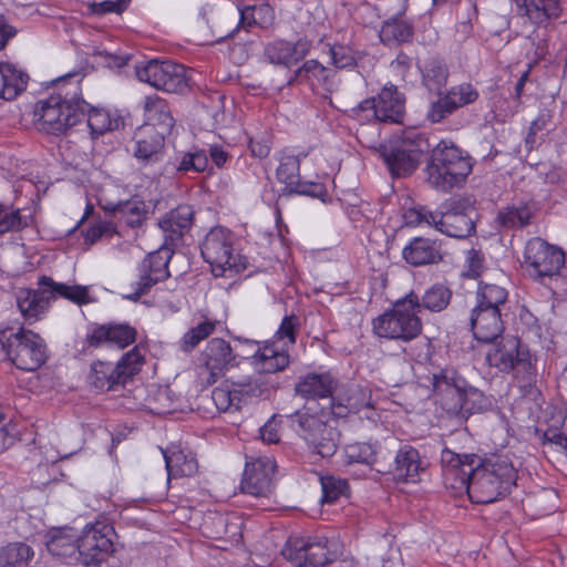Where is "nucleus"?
<instances>
[{
  "label": "nucleus",
  "instance_id": "1",
  "mask_svg": "<svg viewBox=\"0 0 567 567\" xmlns=\"http://www.w3.org/2000/svg\"><path fill=\"white\" fill-rule=\"evenodd\" d=\"M445 482L453 488L465 489L476 504L496 501L516 482V470L502 456L482 461L475 454H456L449 449L441 453Z\"/></svg>",
  "mask_w": 567,
  "mask_h": 567
},
{
  "label": "nucleus",
  "instance_id": "2",
  "mask_svg": "<svg viewBox=\"0 0 567 567\" xmlns=\"http://www.w3.org/2000/svg\"><path fill=\"white\" fill-rule=\"evenodd\" d=\"M306 401L305 411H298L292 422L298 423V433L317 454L328 457L334 454L339 432L328 415L336 419L361 411L359 399L365 392H296Z\"/></svg>",
  "mask_w": 567,
  "mask_h": 567
},
{
  "label": "nucleus",
  "instance_id": "3",
  "mask_svg": "<svg viewBox=\"0 0 567 567\" xmlns=\"http://www.w3.org/2000/svg\"><path fill=\"white\" fill-rule=\"evenodd\" d=\"M81 81L79 72H69L53 81L58 91L35 104L34 117L39 130L61 135L84 120L86 102L82 99Z\"/></svg>",
  "mask_w": 567,
  "mask_h": 567
},
{
  "label": "nucleus",
  "instance_id": "4",
  "mask_svg": "<svg viewBox=\"0 0 567 567\" xmlns=\"http://www.w3.org/2000/svg\"><path fill=\"white\" fill-rule=\"evenodd\" d=\"M429 153L424 172L433 189L449 193L465 184L473 171L472 158L466 152L451 141H440Z\"/></svg>",
  "mask_w": 567,
  "mask_h": 567
},
{
  "label": "nucleus",
  "instance_id": "5",
  "mask_svg": "<svg viewBox=\"0 0 567 567\" xmlns=\"http://www.w3.org/2000/svg\"><path fill=\"white\" fill-rule=\"evenodd\" d=\"M475 298L476 305L471 310L468 327L477 341L494 342L504 331L502 317L508 291L494 284L480 282Z\"/></svg>",
  "mask_w": 567,
  "mask_h": 567
},
{
  "label": "nucleus",
  "instance_id": "6",
  "mask_svg": "<svg viewBox=\"0 0 567 567\" xmlns=\"http://www.w3.org/2000/svg\"><path fill=\"white\" fill-rule=\"evenodd\" d=\"M430 147L425 132L408 130L381 144L378 152L393 177H406L416 171Z\"/></svg>",
  "mask_w": 567,
  "mask_h": 567
},
{
  "label": "nucleus",
  "instance_id": "7",
  "mask_svg": "<svg viewBox=\"0 0 567 567\" xmlns=\"http://www.w3.org/2000/svg\"><path fill=\"white\" fill-rule=\"evenodd\" d=\"M419 295L413 290L398 299L392 308L373 319L374 333L384 339L409 342L422 333Z\"/></svg>",
  "mask_w": 567,
  "mask_h": 567
},
{
  "label": "nucleus",
  "instance_id": "8",
  "mask_svg": "<svg viewBox=\"0 0 567 567\" xmlns=\"http://www.w3.org/2000/svg\"><path fill=\"white\" fill-rule=\"evenodd\" d=\"M475 209L466 198L453 200L445 210L433 212L425 206L409 210L412 223L426 224L453 238L464 239L475 233Z\"/></svg>",
  "mask_w": 567,
  "mask_h": 567
},
{
  "label": "nucleus",
  "instance_id": "9",
  "mask_svg": "<svg viewBox=\"0 0 567 567\" xmlns=\"http://www.w3.org/2000/svg\"><path fill=\"white\" fill-rule=\"evenodd\" d=\"M234 245V234L221 226L212 228L205 236L200 252L204 260L212 266L216 277L225 276L226 271L239 274L247 269L248 258L236 254Z\"/></svg>",
  "mask_w": 567,
  "mask_h": 567
},
{
  "label": "nucleus",
  "instance_id": "10",
  "mask_svg": "<svg viewBox=\"0 0 567 567\" xmlns=\"http://www.w3.org/2000/svg\"><path fill=\"white\" fill-rule=\"evenodd\" d=\"M404 114L405 97L392 83L385 84L377 96L363 100L350 111V117L360 124L371 122L399 124L403 122Z\"/></svg>",
  "mask_w": 567,
  "mask_h": 567
},
{
  "label": "nucleus",
  "instance_id": "11",
  "mask_svg": "<svg viewBox=\"0 0 567 567\" xmlns=\"http://www.w3.org/2000/svg\"><path fill=\"white\" fill-rule=\"evenodd\" d=\"M0 342L7 357L20 370L35 371L47 361V344L31 330L20 328L8 337L2 332Z\"/></svg>",
  "mask_w": 567,
  "mask_h": 567
},
{
  "label": "nucleus",
  "instance_id": "12",
  "mask_svg": "<svg viewBox=\"0 0 567 567\" xmlns=\"http://www.w3.org/2000/svg\"><path fill=\"white\" fill-rule=\"evenodd\" d=\"M282 556L296 565L303 567L302 561L312 566H323L333 561L341 553V544L338 539H327L315 536H290L282 548Z\"/></svg>",
  "mask_w": 567,
  "mask_h": 567
},
{
  "label": "nucleus",
  "instance_id": "13",
  "mask_svg": "<svg viewBox=\"0 0 567 567\" xmlns=\"http://www.w3.org/2000/svg\"><path fill=\"white\" fill-rule=\"evenodd\" d=\"M144 357L138 347H134L123 354L116 365L110 362L96 361L91 365L87 377L91 386L96 389L125 386L142 369Z\"/></svg>",
  "mask_w": 567,
  "mask_h": 567
},
{
  "label": "nucleus",
  "instance_id": "14",
  "mask_svg": "<svg viewBox=\"0 0 567 567\" xmlns=\"http://www.w3.org/2000/svg\"><path fill=\"white\" fill-rule=\"evenodd\" d=\"M135 74L141 82L167 93L182 94L189 90L185 66L169 60L153 59L136 64Z\"/></svg>",
  "mask_w": 567,
  "mask_h": 567
},
{
  "label": "nucleus",
  "instance_id": "15",
  "mask_svg": "<svg viewBox=\"0 0 567 567\" xmlns=\"http://www.w3.org/2000/svg\"><path fill=\"white\" fill-rule=\"evenodd\" d=\"M566 261L565 252L546 240L534 237L526 243L524 266L536 280L544 281L561 275Z\"/></svg>",
  "mask_w": 567,
  "mask_h": 567
},
{
  "label": "nucleus",
  "instance_id": "16",
  "mask_svg": "<svg viewBox=\"0 0 567 567\" xmlns=\"http://www.w3.org/2000/svg\"><path fill=\"white\" fill-rule=\"evenodd\" d=\"M174 249L162 245L157 250L145 256L137 267L138 279L132 284L133 291L124 297L131 301H137L142 296L171 277L168 269L169 261L173 257Z\"/></svg>",
  "mask_w": 567,
  "mask_h": 567
},
{
  "label": "nucleus",
  "instance_id": "17",
  "mask_svg": "<svg viewBox=\"0 0 567 567\" xmlns=\"http://www.w3.org/2000/svg\"><path fill=\"white\" fill-rule=\"evenodd\" d=\"M114 528L104 522L85 525L78 539L79 560L86 565H99L113 553Z\"/></svg>",
  "mask_w": 567,
  "mask_h": 567
},
{
  "label": "nucleus",
  "instance_id": "18",
  "mask_svg": "<svg viewBox=\"0 0 567 567\" xmlns=\"http://www.w3.org/2000/svg\"><path fill=\"white\" fill-rule=\"evenodd\" d=\"M276 462L270 456H258L246 461L240 488L252 496H267L272 491Z\"/></svg>",
  "mask_w": 567,
  "mask_h": 567
},
{
  "label": "nucleus",
  "instance_id": "19",
  "mask_svg": "<svg viewBox=\"0 0 567 567\" xmlns=\"http://www.w3.org/2000/svg\"><path fill=\"white\" fill-rule=\"evenodd\" d=\"M478 96V91L471 83L454 85L431 104L426 117L432 123H440L458 109L474 103Z\"/></svg>",
  "mask_w": 567,
  "mask_h": 567
},
{
  "label": "nucleus",
  "instance_id": "20",
  "mask_svg": "<svg viewBox=\"0 0 567 567\" xmlns=\"http://www.w3.org/2000/svg\"><path fill=\"white\" fill-rule=\"evenodd\" d=\"M195 212L190 205L182 204L158 218L157 225L163 233V245L175 249L184 244V237L194 224Z\"/></svg>",
  "mask_w": 567,
  "mask_h": 567
},
{
  "label": "nucleus",
  "instance_id": "21",
  "mask_svg": "<svg viewBox=\"0 0 567 567\" xmlns=\"http://www.w3.org/2000/svg\"><path fill=\"white\" fill-rule=\"evenodd\" d=\"M136 336V329L128 323H93L85 336V342L90 348L110 346L124 349L135 342Z\"/></svg>",
  "mask_w": 567,
  "mask_h": 567
},
{
  "label": "nucleus",
  "instance_id": "22",
  "mask_svg": "<svg viewBox=\"0 0 567 567\" xmlns=\"http://www.w3.org/2000/svg\"><path fill=\"white\" fill-rule=\"evenodd\" d=\"M203 379L204 386H212L224 374L225 369L233 363L236 355L230 344L221 338H213L208 341L204 352Z\"/></svg>",
  "mask_w": 567,
  "mask_h": 567
},
{
  "label": "nucleus",
  "instance_id": "23",
  "mask_svg": "<svg viewBox=\"0 0 567 567\" xmlns=\"http://www.w3.org/2000/svg\"><path fill=\"white\" fill-rule=\"evenodd\" d=\"M309 50L310 44L303 39L293 43L286 40H274L265 45L264 55L269 63L290 69L301 61Z\"/></svg>",
  "mask_w": 567,
  "mask_h": 567
},
{
  "label": "nucleus",
  "instance_id": "24",
  "mask_svg": "<svg viewBox=\"0 0 567 567\" xmlns=\"http://www.w3.org/2000/svg\"><path fill=\"white\" fill-rule=\"evenodd\" d=\"M402 257L414 267L439 264L443 260L442 241L429 237H414L404 246Z\"/></svg>",
  "mask_w": 567,
  "mask_h": 567
},
{
  "label": "nucleus",
  "instance_id": "25",
  "mask_svg": "<svg viewBox=\"0 0 567 567\" xmlns=\"http://www.w3.org/2000/svg\"><path fill=\"white\" fill-rule=\"evenodd\" d=\"M518 17L530 24L546 27L560 16V0H513Z\"/></svg>",
  "mask_w": 567,
  "mask_h": 567
},
{
  "label": "nucleus",
  "instance_id": "26",
  "mask_svg": "<svg viewBox=\"0 0 567 567\" xmlns=\"http://www.w3.org/2000/svg\"><path fill=\"white\" fill-rule=\"evenodd\" d=\"M48 286H39V289H21L17 293V306L29 323L38 321L47 312L53 300Z\"/></svg>",
  "mask_w": 567,
  "mask_h": 567
},
{
  "label": "nucleus",
  "instance_id": "27",
  "mask_svg": "<svg viewBox=\"0 0 567 567\" xmlns=\"http://www.w3.org/2000/svg\"><path fill=\"white\" fill-rule=\"evenodd\" d=\"M425 463L422 461L416 449L403 445L394 457L393 477L400 483H417L421 474L425 471Z\"/></svg>",
  "mask_w": 567,
  "mask_h": 567
},
{
  "label": "nucleus",
  "instance_id": "28",
  "mask_svg": "<svg viewBox=\"0 0 567 567\" xmlns=\"http://www.w3.org/2000/svg\"><path fill=\"white\" fill-rule=\"evenodd\" d=\"M443 408L449 414L466 417L491 406L485 392H445Z\"/></svg>",
  "mask_w": 567,
  "mask_h": 567
},
{
  "label": "nucleus",
  "instance_id": "29",
  "mask_svg": "<svg viewBox=\"0 0 567 567\" xmlns=\"http://www.w3.org/2000/svg\"><path fill=\"white\" fill-rule=\"evenodd\" d=\"M165 135L153 126H142L135 133L134 156L144 164L156 163L164 154Z\"/></svg>",
  "mask_w": 567,
  "mask_h": 567
},
{
  "label": "nucleus",
  "instance_id": "30",
  "mask_svg": "<svg viewBox=\"0 0 567 567\" xmlns=\"http://www.w3.org/2000/svg\"><path fill=\"white\" fill-rule=\"evenodd\" d=\"M78 535L72 528H51L45 535V545L52 556L72 563L79 560Z\"/></svg>",
  "mask_w": 567,
  "mask_h": 567
},
{
  "label": "nucleus",
  "instance_id": "31",
  "mask_svg": "<svg viewBox=\"0 0 567 567\" xmlns=\"http://www.w3.org/2000/svg\"><path fill=\"white\" fill-rule=\"evenodd\" d=\"M105 210L131 228L141 227L148 214L147 205L137 196L116 204H110L105 207Z\"/></svg>",
  "mask_w": 567,
  "mask_h": 567
},
{
  "label": "nucleus",
  "instance_id": "32",
  "mask_svg": "<svg viewBox=\"0 0 567 567\" xmlns=\"http://www.w3.org/2000/svg\"><path fill=\"white\" fill-rule=\"evenodd\" d=\"M144 111L148 121L144 126H153L158 133H163L164 135L171 133L175 121L164 99L157 95L146 96Z\"/></svg>",
  "mask_w": 567,
  "mask_h": 567
},
{
  "label": "nucleus",
  "instance_id": "33",
  "mask_svg": "<svg viewBox=\"0 0 567 567\" xmlns=\"http://www.w3.org/2000/svg\"><path fill=\"white\" fill-rule=\"evenodd\" d=\"M535 212L536 205L533 200L515 202L498 212L497 221L507 229L523 228L530 224Z\"/></svg>",
  "mask_w": 567,
  "mask_h": 567
},
{
  "label": "nucleus",
  "instance_id": "34",
  "mask_svg": "<svg viewBox=\"0 0 567 567\" xmlns=\"http://www.w3.org/2000/svg\"><path fill=\"white\" fill-rule=\"evenodd\" d=\"M252 363L260 372L275 373L285 370L290 362L287 350L277 349L274 342L265 344L254 352Z\"/></svg>",
  "mask_w": 567,
  "mask_h": 567
},
{
  "label": "nucleus",
  "instance_id": "35",
  "mask_svg": "<svg viewBox=\"0 0 567 567\" xmlns=\"http://www.w3.org/2000/svg\"><path fill=\"white\" fill-rule=\"evenodd\" d=\"M29 80V75L10 63H0V99L14 100L21 94Z\"/></svg>",
  "mask_w": 567,
  "mask_h": 567
},
{
  "label": "nucleus",
  "instance_id": "36",
  "mask_svg": "<svg viewBox=\"0 0 567 567\" xmlns=\"http://www.w3.org/2000/svg\"><path fill=\"white\" fill-rule=\"evenodd\" d=\"M161 451L165 460L168 480L177 476H192L197 472L198 465L193 455L186 454L176 446Z\"/></svg>",
  "mask_w": 567,
  "mask_h": 567
},
{
  "label": "nucleus",
  "instance_id": "37",
  "mask_svg": "<svg viewBox=\"0 0 567 567\" xmlns=\"http://www.w3.org/2000/svg\"><path fill=\"white\" fill-rule=\"evenodd\" d=\"M38 286H48L53 300L61 297L76 305H87L93 301L89 293V287L56 282L49 276H41L38 280Z\"/></svg>",
  "mask_w": 567,
  "mask_h": 567
},
{
  "label": "nucleus",
  "instance_id": "38",
  "mask_svg": "<svg viewBox=\"0 0 567 567\" xmlns=\"http://www.w3.org/2000/svg\"><path fill=\"white\" fill-rule=\"evenodd\" d=\"M334 75L336 72L333 70L323 66L317 60H308L293 72L292 76L288 80V84L292 85L295 83L316 80L328 90H331Z\"/></svg>",
  "mask_w": 567,
  "mask_h": 567
},
{
  "label": "nucleus",
  "instance_id": "39",
  "mask_svg": "<svg viewBox=\"0 0 567 567\" xmlns=\"http://www.w3.org/2000/svg\"><path fill=\"white\" fill-rule=\"evenodd\" d=\"M422 74V84L433 93L442 94V89L446 85L450 75L446 63L439 58H431L420 66Z\"/></svg>",
  "mask_w": 567,
  "mask_h": 567
},
{
  "label": "nucleus",
  "instance_id": "40",
  "mask_svg": "<svg viewBox=\"0 0 567 567\" xmlns=\"http://www.w3.org/2000/svg\"><path fill=\"white\" fill-rule=\"evenodd\" d=\"M453 291L449 286L436 282L426 288L423 295L419 296V313L422 310L430 312H441L451 303Z\"/></svg>",
  "mask_w": 567,
  "mask_h": 567
},
{
  "label": "nucleus",
  "instance_id": "41",
  "mask_svg": "<svg viewBox=\"0 0 567 567\" xmlns=\"http://www.w3.org/2000/svg\"><path fill=\"white\" fill-rule=\"evenodd\" d=\"M278 159L276 177L279 183L285 184V193L291 195L300 181V155L282 152Z\"/></svg>",
  "mask_w": 567,
  "mask_h": 567
},
{
  "label": "nucleus",
  "instance_id": "42",
  "mask_svg": "<svg viewBox=\"0 0 567 567\" xmlns=\"http://www.w3.org/2000/svg\"><path fill=\"white\" fill-rule=\"evenodd\" d=\"M85 116L91 135L97 137L109 131L117 130L120 117H113L105 109L93 107L86 102Z\"/></svg>",
  "mask_w": 567,
  "mask_h": 567
},
{
  "label": "nucleus",
  "instance_id": "43",
  "mask_svg": "<svg viewBox=\"0 0 567 567\" xmlns=\"http://www.w3.org/2000/svg\"><path fill=\"white\" fill-rule=\"evenodd\" d=\"M250 392H200L203 404L212 402L218 412H235L241 408ZM205 409L208 410L207 405Z\"/></svg>",
  "mask_w": 567,
  "mask_h": 567
},
{
  "label": "nucleus",
  "instance_id": "44",
  "mask_svg": "<svg viewBox=\"0 0 567 567\" xmlns=\"http://www.w3.org/2000/svg\"><path fill=\"white\" fill-rule=\"evenodd\" d=\"M33 549L21 542L9 543L0 548V567H28Z\"/></svg>",
  "mask_w": 567,
  "mask_h": 567
},
{
  "label": "nucleus",
  "instance_id": "45",
  "mask_svg": "<svg viewBox=\"0 0 567 567\" xmlns=\"http://www.w3.org/2000/svg\"><path fill=\"white\" fill-rule=\"evenodd\" d=\"M412 27L402 19L385 21L380 30V40L386 45L408 42L412 38Z\"/></svg>",
  "mask_w": 567,
  "mask_h": 567
},
{
  "label": "nucleus",
  "instance_id": "46",
  "mask_svg": "<svg viewBox=\"0 0 567 567\" xmlns=\"http://www.w3.org/2000/svg\"><path fill=\"white\" fill-rule=\"evenodd\" d=\"M551 117L550 111L544 109L530 123L524 141L525 148L528 153L537 148L545 141L547 132L549 131L548 125L551 123Z\"/></svg>",
  "mask_w": 567,
  "mask_h": 567
},
{
  "label": "nucleus",
  "instance_id": "47",
  "mask_svg": "<svg viewBox=\"0 0 567 567\" xmlns=\"http://www.w3.org/2000/svg\"><path fill=\"white\" fill-rule=\"evenodd\" d=\"M525 353L519 350L516 340H508L498 347L493 354L488 355L491 364L496 365L502 371H513L516 367V358H523Z\"/></svg>",
  "mask_w": 567,
  "mask_h": 567
},
{
  "label": "nucleus",
  "instance_id": "48",
  "mask_svg": "<svg viewBox=\"0 0 567 567\" xmlns=\"http://www.w3.org/2000/svg\"><path fill=\"white\" fill-rule=\"evenodd\" d=\"M218 323V321L205 320L196 327L190 328L182 337L179 349L184 352H190L202 340L208 338L215 331Z\"/></svg>",
  "mask_w": 567,
  "mask_h": 567
},
{
  "label": "nucleus",
  "instance_id": "49",
  "mask_svg": "<svg viewBox=\"0 0 567 567\" xmlns=\"http://www.w3.org/2000/svg\"><path fill=\"white\" fill-rule=\"evenodd\" d=\"M516 380L515 386L518 390H532L537 388V373L530 359L524 354L523 358H516V367L513 369Z\"/></svg>",
  "mask_w": 567,
  "mask_h": 567
},
{
  "label": "nucleus",
  "instance_id": "50",
  "mask_svg": "<svg viewBox=\"0 0 567 567\" xmlns=\"http://www.w3.org/2000/svg\"><path fill=\"white\" fill-rule=\"evenodd\" d=\"M238 11H239V20H238L236 28H234L231 30H221V29L213 30L212 38L206 40V43H209V44L219 43L227 38L234 37L235 31L239 27L247 29L252 25H256V17H255V11H254L252 4L239 7Z\"/></svg>",
  "mask_w": 567,
  "mask_h": 567
},
{
  "label": "nucleus",
  "instance_id": "51",
  "mask_svg": "<svg viewBox=\"0 0 567 567\" xmlns=\"http://www.w3.org/2000/svg\"><path fill=\"white\" fill-rule=\"evenodd\" d=\"M338 386V379L330 371H324L308 373L295 390H337Z\"/></svg>",
  "mask_w": 567,
  "mask_h": 567
},
{
  "label": "nucleus",
  "instance_id": "52",
  "mask_svg": "<svg viewBox=\"0 0 567 567\" xmlns=\"http://www.w3.org/2000/svg\"><path fill=\"white\" fill-rule=\"evenodd\" d=\"M377 445L370 443H352L344 447V457L348 463L372 465L377 460Z\"/></svg>",
  "mask_w": 567,
  "mask_h": 567
},
{
  "label": "nucleus",
  "instance_id": "53",
  "mask_svg": "<svg viewBox=\"0 0 567 567\" xmlns=\"http://www.w3.org/2000/svg\"><path fill=\"white\" fill-rule=\"evenodd\" d=\"M320 483L322 488V503L331 504L341 497H348V483L346 480L327 475L320 477Z\"/></svg>",
  "mask_w": 567,
  "mask_h": 567
},
{
  "label": "nucleus",
  "instance_id": "54",
  "mask_svg": "<svg viewBox=\"0 0 567 567\" xmlns=\"http://www.w3.org/2000/svg\"><path fill=\"white\" fill-rule=\"evenodd\" d=\"M434 390H467V383L456 370L452 368L442 369L439 373L433 374ZM468 390H475L468 388Z\"/></svg>",
  "mask_w": 567,
  "mask_h": 567
},
{
  "label": "nucleus",
  "instance_id": "55",
  "mask_svg": "<svg viewBox=\"0 0 567 567\" xmlns=\"http://www.w3.org/2000/svg\"><path fill=\"white\" fill-rule=\"evenodd\" d=\"M329 52L332 64L337 69H347L357 65L359 59L358 51L351 45L337 43L330 47Z\"/></svg>",
  "mask_w": 567,
  "mask_h": 567
},
{
  "label": "nucleus",
  "instance_id": "56",
  "mask_svg": "<svg viewBox=\"0 0 567 567\" xmlns=\"http://www.w3.org/2000/svg\"><path fill=\"white\" fill-rule=\"evenodd\" d=\"M176 392H150L146 402L147 409L154 414H166L176 411L173 405V395Z\"/></svg>",
  "mask_w": 567,
  "mask_h": 567
},
{
  "label": "nucleus",
  "instance_id": "57",
  "mask_svg": "<svg viewBox=\"0 0 567 567\" xmlns=\"http://www.w3.org/2000/svg\"><path fill=\"white\" fill-rule=\"evenodd\" d=\"M300 330V318L293 313L285 316L278 330L275 333L277 340L284 341L285 344L293 346L297 341V334Z\"/></svg>",
  "mask_w": 567,
  "mask_h": 567
},
{
  "label": "nucleus",
  "instance_id": "58",
  "mask_svg": "<svg viewBox=\"0 0 567 567\" xmlns=\"http://www.w3.org/2000/svg\"><path fill=\"white\" fill-rule=\"evenodd\" d=\"M22 227V218L20 210H9L4 205L0 204V235L8 231L18 230Z\"/></svg>",
  "mask_w": 567,
  "mask_h": 567
},
{
  "label": "nucleus",
  "instance_id": "59",
  "mask_svg": "<svg viewBox=\"0 0 567 567\" xmlns=\"http://www.w3.org/2000/svg\"><path fill=\"white\" fill-rule=\"evenodd\" d=\"M115 234V228L110 221H97L90 226L85 234V243L93 245L103 237H112Z\"/></svg>",
  "mask_w": 567,
  "mask_h": 567
},
{
  "label": "nucleus",
  "instance_id": "60",
  "mask_svg": "<svg viewBox=\"0 0 567 567\" xmlns=\"http://www.w3.org/2000/svg\"><path fill=\"white\" fill-rule=\"evenodd\" d=\"M252 7L256 17V25L260 28H268L274 23L275 12L269 3L260 2L252 4Z\"/></svg>",
  "mask_w": 567,
  "mask_h": 567
},
{
  "label": "nucleus",
  "instance_id": "61",
  "mask_svg": "<svg viewBox=\"0 0 567 567\" xmlns=\"http://www.w3.org/2000/svg\"><path fill=\"white\" fill-rule=\"evenodd\" d=\"M292 194L307 195L315 198H322L327 195V190L323 184L313 182H302L301 179L293 188Z\"/></svg>",
  "mask_w": 567,
  "mask_h": 567
},
{
  "label": "nucleus",
  "instance_id": "62",
  "mask_svg": "<svg viewBox=\"0 0 567 567\" xmlns=\"http://www.w3.org/2000/svg\"><path fill=\"white\" fill-rule=\"evenodd\" d=\"M270 138L266 134L249 140V150L255 157L266 158L270 153Z\"/></svg>",
  "mask_w": 567,
  "mask_h": 567
},
{
  "label": "nucleus",
  "instance_id": "63",
  "mask_svg": "<svg viewBox=\"0 0 567 567\" xmlns=\"http://www.w3.org/2000/svg\"><path fill=\"white\" fill-rule=\"evenodd\" d=\"M412 66V58L404 52H400L396 58L391 62V68L398 72L402 78L405 76Z\"/></svg>",
  "mask_w": 567,
  "mask_h": 567
},
{
  "label": "nucleus",
  "instance_id": "64",
  "mask_svg": "<svg viewBox=\"0 0 567 567\" xmlns=\"http://www.w3.org/2000/svg\"><path fill=\"white\" fill-rule=\"evenodd\" d=\"M260 436L264 442L269 444L279 442L278 427L274 419L260 429Z\"/></svg>",
  "mask_w": 567,
  "mask_h": 567
}]
</instances>
